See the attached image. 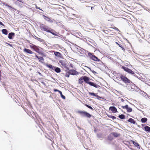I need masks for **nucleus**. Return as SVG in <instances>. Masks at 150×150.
<instances>
[{
	"mask_svg": "<svg viewBox=\"0 0 150 150\" xmlns=\"http://www.w3.org/2000/svg\"><path fill=\"white\" fill-rule=\"evenodd\" d=\"M90 80V78L86 76H82L79 79L78 82L79 84H82L83 81H84L87 84L96 88H98L100 87V86L97 84L92 82L89 81Z\"/></svg>",
	"mask_w": 150,
	"mask_h": 150,
	"instance_id": "1",
	"label": "nucleus"
},
{
	"mask_svg": "<svg viewBox=\"0 0 150 150\" xmlns=\"http://www.w3.org/2000/svg\"><path fill=\"white\" fill-rule=\"evenodd\" d=\"M137 4L136 2V0H129L127 1L125 4H124L122 6L128 10V8L132 7L134 8L136 7V5Z\"/></svg>",
	"mask_w": 150,
	"mask_h": 150,
	"instance_id": "2",
	"label": "nucleus"
},
{
	"mask_svg": "<svg viewBox=\"0 0 150 150\" xmlns=\"http://www.w3.org/2000/svg\"><path fill=\"white\" fill-rule=\"evenodd\" d=\"M40 28L42 30L46 31L48 33H50L52 34L53 35L57 36V35L53 32V30L49 28L48 27L44 24L40 25Z\"/></svg>",
	"mask_w": 150,
	"mask_h": 150,
	"instance_id": "3",
	"label": "nucleus"
},
{
	"mask_svg": "<svg viewBox=\"0 0 150 150\" xmlns=\"http://www.w3.org/2000/svg\"><path fill=\"white\" fill-rule=\"evenodd\" d=\"M78 113L82 117L90 118L92 116V115L89 113L85 111H78Z\"/></svg>",
	"mask_w": 150,
	"mask_h": 150,
	"instance_id": "4",
	"label": "nucleus"
},
{
	"mask_svg": "<svg viewBox=\"0 0 150 150\" xmlns=\"http://www.w3.org/2000/svg\"><path fill=\"white\" fill-rule=\"evenodd\" d=\"M88 55L90 59L95 61L99 62L100 60L95 55H93L91 53H89L88 54Z\"/></svg>",
	"mask_w": 150,
	"mask_h": 150,
	"instance_id": "5",
	"label": "nucleus"
},
{
	"mask_svg": "<svg viewBox=\"0 0 150 150\" xmlns=\"http://www.w3.org/2000/svg\"><path fill=\"white\" fill-rule=\"evenodd\" d=\"M31 48L33 49L36 52L40 54V50L39 47L35 45H33V46H30Z\"/></svg>",
	"mask_w": 150,
	"mask_h": 150,
	"instance_id": "6",
	"label": "nucleus"
},
{
	"mask_svg": "<svg viewBox=\"0 0 150 150\" xmlns=\"http://www.w3.org/2000/svg\"><path fill=\"white\" fill-rule=\"evenodd\" d=\"M122 81L126 84L130 83L131 81L126 77L122 76Z\"/></svg>",
	"mask_w": 150,
	"mask_h": 150,
	"instance_id": "7",
	"label": "nucleus"
},
{
	"mask_svg": "<svg viewBox=\"0 0 150 150\" xmlns=\"http://www.w3.org/2000/svg\"><path fill=\"white\" fill-rule=\"evenodd\" d=\"M68 73L70 74L73 75H77L79 74V73L78 72L74 69L70 70Z\"/></svg>",
	"mask_w": 150,
	"mask_h": 150,
	"instance_id": "8",
	"label": "nucleus"
},
{
	"mask_svg": "<svg viewBox=\"0 0 150 150\" xmlns=\"http://www.w3.org/2000/svg\"><path fill=\"white\" fill-rule=\"evenodd\" d=\"M122 108L125 109L128 112H131L132 111V109L131 108L129 107L127 105L124 106H122Z\"/></svg>",
	"mask_w": 150,
	"mask_h": 150,
	"instance_id": "9",
	"label": "nucleus"
},
{
	"mask_svg": "<svg viewBox=\"0 0 150 150\" xmlns=\"http://www.w3.org/2000/svg\"><path fill=\"white\" fill-rule=\"evenodd\" d=\"M43 17L44 18V19H45L46 21L50 23H52L53 22V21L49 17L46 16L44 15H43Z\"/></svg>",
	"mask_w": 150,
	"mask_h": 150,
	"instance_id": "10",
	"label": "nucleus"
},
{
	"mask_svg": "<svg viewBox=\"0 0 150 150\" xmlns=\"http://www.w3.org/2000/svg\"><path fill=\"white\" fill-rule=\"evenodd\" d=\"M88 94L90 95H91V96H95L97 98H102L100 97L99 96L97 95L96 94L93 93H91L90 92H88Z\"/></svg>",
	"mask_w": 150,
	"mask_h": 150,
	"instance_id": "11",
	"label": "nucleus"
},
{
	"mask_svg": "<svg viewBox=\"0 0 150 150\" xmlns=\"http://www.w3.org/2000/svg\"><path fill=\"white\" fill-rule=\"evenodd\" d=\"M120 135V134H118L117 133L112 132L110 134V137L111 136H113L114 137H117L119 136Z\"/></svg>",
	"mask_w": 150,
	"mask_h": 150,
	"instance_id": "12",
	"label": "nucleus"
},
{
	"mask_svg": "<svg viewBox=\"0 0 150 150\" xmlns=\"http://www.w3.org/2000/svg\"><path fill=\"white\" fill-rule=\"evenodd\" d=\"M109 110L113 113L116 112L117 111L116 108L114 106L111 107L109 108Z\"/></svg>",
	"mask_w": 150,
	"mask_h": 150,
	"instance_id": "13",
	"label": "nucleus"
},
{
	"mask_svg": "<svg viewBox=\"0 0 150 150\" xmlns=\"http://www.w3.org/2000/svg\"><path fill=\"white\" fill-rule=\"evenodd\" d=\"M23 51L25 52L30 54H32L33 53V52L30 50L26 48L24 49L23 50Z\"/></svg>",
	"mask_w": 150,
	"mask_h": 150,
	"instance_id": "14",
	"label": "nucleus"
},
{
	"mask_svg": "<svg viewBox=\"0 0 150 150\" xmlns=\"http://www.w3.org/2000/svg\"><path fill=\"white\" fill-rule=\"evenodd\" d=\"M59 62L60 64H61L63 67L64 68H66V64L64 61L60 60L59 61Z\"/></svg>",
	"mask_w": 150,
	"mask_h": 150,
	"instance_id": "15",
	"label": "nucleus"
},
{
	"mask_svg": "<svg viewBox=\"0 0 150 150\" xmlns=\"http://www.w3.org/2000/svg\"><path fill=\"white\" fill-rule=\"evenodd\" d=\"M15 34L14 33H9L8 35V38L10 39H12V37L15 35Z\"/></svg>",
	"mask_w": 150,
	"mask_h": 150,
	"instance_id": "16",
	"label": "nucleus"
},
{
	"mask_svg": "<svg viewBox=\"0 0 150 150\" xmlns=\"http://www.w3.org/2000/svg\"><path fill=\"white\" fill-rule=\"evenodd\" d=\"M35 57L39 59L40 62H42L44 60V59L42 57H38L37 55L35 56Z\"/></svg>",
	"mask_w": 150,
	"mask_h": 150,
	"instance_id": "17",
	"label": "nucleus"
},
{
	"mask_svg": "<svg viewBox=\"0 0 150 150\" xmlns=\"http://www.w3.org/2000/svg\"><path fill=\"white\" fill-rule=\"evenodd\" d=\"M55 56H57L60 57H62V56L61 54L59 52H54Z\"/></svg>",
	"mask_w": 150,
	"mask_h": 150,
	"instance_id": "18",
	"label": "nucleus"
},
{
	"mask_svg": "<svg viewBox=\"0 0 150 150\" xmlns=\"http://www.w3.org/2000/svg\"><path fill=\"white\" fill-rule=\"evenodd\" d=\"M46 66L48 68L50 69L51 70H54L55 67L52 66L51 64H47L46 65Z\"/></svg>",
	"mask_w": 150,
	"mask_h": 150,
	"instance_id": "19",
	"label": "nucleus"
},
{
	"mask_svg": "<svg viewBox=\"0 0 150 150\" xmlns=\"http://www.w3.org/2000/svg\"><path fill=\"white\" fill-rule=\"evenodd\" d=\"M128 122H129L133 124H135L136 123V121L134 120L133 119L130 118L129 119L127 120Z\"/></svg>",
	"mask_w": 150,
	"mask_h": 150,
	"instance_id": "20",
	"label": "nucleus"
},
{
	"mask_svg": "<svg viewBox=\"0 0 150 150\" xmlns=\"http://www.w3.org/2000/svg\"><path fill=\"white\" fill-rule=\"evenodd\" d=\"M54 69V70L57 73H59L61 71V69L59 67H55Z\"/></svg>",
	"mask_w": 150,
	"mask_h": 150,
	"instance_id": "21",
	"label": "nucleus"
},
{
	"mask_svg": "<svg viewBox=\"0 0 150 150\" xmlns=\"http://www.w3.org/2000/svg\"><path fill=\"white\" fill-rule=\"evenodd\" d=\"M144 128L145 131L149 132H150V127L146 126L144 127Z\"/></svg>",
	"mask_w": 150,
	"mask_h": 150,
	"instance_id": "22",
	"label": "nucleus"
},
{
	"mask_svg": "<svg viewBox=\"0 0 150 150\" xmlns=\"http://www.w3.org/2000/svg\"><path fill=\"white\" fill-rule=\"evenodd\" d=\"M2 33L3 34L7 35L8 34V31L6 29H3L2 30Z\"/></svg>",
	"mask_w": 150,
	"mask_h": 150,
	"instance_id": "23",
	"label": "nucleus"
},
{
	"mask_svg": "<svg viewBox=\"0 0 150 150\" xmlns=\"http://www.w3.org/2000/svg\"><path fill=\"white\" fill-rule=\"evenodd\" d=\"M147 119L146 117H144L142 118L141 120V122L142 123H145L147 122Z\"/></svg>",
	"mask_w": 150,
	"mask_h": 150,
	"instance_id": "24",
	"label": "nucleus"
},
{
	"mask_svg": "<svg viewBox=\"0 0 150 150\" xmlns=\"http://www.w3.org/2000/svg\"><path fill=\"white\" fill-rule=\"evenodd\" d=\"M131 141L132 142L133 144L136 147H138V146H139V144H138L137 143V142H135L134 141Z\"/></svg>",
	"mask_w": 150,
	"mask_h": 150,
	"instance_id": "25",
	"label": "nucleus"
},
{
	"mask_svg": "<svg viewBox=\"0 0 150 150\" xmlns=\"http://www.w3.org/2000/svg\"><path fill=\"white\" fill-rule=\"evenodd\" d=\"M128 70V71L127 72L128 73L133 75H134L135 74L134 72L133 71H132L131 69H129Z\"/></svg>",
	"mask_w": 150,
	"mask_h": 150,
	"instance_id": "26",
	"label": "nucleus"
},
{
	"mask_svg": "<svg viewBox=\"0 0 150 150\" xmlns=\"http://www.w3.org/2000/svg\"><path fill=\"white\" fill-rule=\"evenodd\" d=\"M59 93H60V95H61V97H62V98L64 99H65V97L62 94V92L60 91H59Z\"/></svg>",
	"mask_w": 150,
	"mask_h": 150,
	"instance_id": "27",
	"label": "nucleus"
},
{
	"mask_svg": "<svg viewBox=\"0 0 150 150\" xmlns=\"http://www.w3.org/2000/svg\"><path fill=\"white\" fill-rule=\"evenodd\" d=\"M122 69H123L125 71L127 72L128 71V69H129L126 67L122 66Z\"/></svg>",
	"mask_w": 150,
	"mask_h": 150,
	"instance_id": "28",
	"label": "nucleus"
},
{
	"mask_svg": "<svg viewBox=\"0 0 150 150\" xmlns=\"http://www.w3.org/2000/svg\"><path fill=\"white\" fill-rule=\"evenodd\" d=\"M84 105L87 107L88 108H89L91 109V110H93V108L91 106L87 105V104H84Z\"/></svg>",
	"mask_w": 150,
	"mask_h": 150,
	"instance_id": "29",
	"label": "nucleus"
},
{
	"mask_svg": "<svg viewBox=\"0 0 150 150\" xmlns=\"http://www.w3.org/2000/svg\"><path fill=\"white\" fill-rule=\"evenodd\" d=\"M108 139L109 140H111L113 139V136H111L110 137V134L109 136L108 137Z\"/></svg>",
	"mask_w": 150,
	"mask_h": 150,
	"instance_id": "30",
	"label": "nucleus"
},
{
	"mask_svg": "<svg viewBox=\"0 0 150 150\" xmlns=\"http://www.w3.org/2000/svg\"><path fill=\"white\" fill-rule=\"evenodd\" d=\"M37 40L40 42H42L43 41L42 39L39 38H37Z\"/></svg>",
	"mask_w": 150,
	"mask_h": 150,
	"instance_id": "31",
	"label": "nucleus"
},
{
	"mask_svg": "<svg viewBox=\"0 0 150 150\" xmlns=\"http://www.w3.org/2000/svg\"><path fill=\"white\" fill-rule=\"evenodd\" d=\"M69 73L66 74L65 75V76L66 77H69Z\"/></svg>",
	"mask_w": 150,
	"mask_h": 150,
	"instance_id": "32",
	"label": "nucleus"
},
{
	"mask_svg": "<svg viewBox=\"0 0 150 150\" xmlns=\"http://www.w3.org/2000/svg\"><path fill=\"white\" fill-rule=\"evenodd\" d=\"M110 118H112L113 120L115 119L116 118V117L114 116H111Z\"/></svg>",
	"mask_w": 150,
	"mask_h": 150,
	"instance_id": "33",
	"label": "nucleus"
},
{
	"mask_svg": "<svg viewBox=\"0 0 150 150\" xmlns=\"http://www.w3.org/2000/svg\"><path fill=\"white\" fill-rule=\"evenodd\" d=\"M91 71L94 74H96L97 73L94 70H92Z\"/></svg>",
	"mask_w": 150,
	"mask_h": 150,
	"instance_id": "34",
	"label": "nucleus"
},
{
	"mask_svg": "<svg viewBox=\"0 0 150 150\" xmlns=\"http://www.w3.org/2000/svg\"><path fill=\"white\" fill-rule=\"evenodd\" d=\"M123 63H126L127 65H128L129 62H128L124 61Z\"/></svg>",
	"mask_w": 150,
	"mask_h": 150,
	"instance_id": "35",
	"label": "nucleus"
},
{
	"mask_svg": "<svg viewBox=\"0 0 150 150\" xmlns=\"http://www.w3.org/2000/svg\"><path fill=\"white\" fill-rule=\"evenodd\" d=\"M5 6H7L9 8H12V7H11V6H9V5H8V4H6L5 5Z\"/></svg>",
	"mask_w": 150,
	"mask_h": 150,
	"instance_id": "36",
	"label": "nucleus"
},
{
	"mask_svg": "<svg viewBox=\"0 0 150 150\" xmlns=\"http://www.w3.org/2000/svg\"><path fill=\"white\" fill-rule=\"evenodd\" d=\"M54 92H57V91H58L59 92V91H60L57 89H54Z\"/></svg>",
	"mask_w": 150,
	"mask_h": 150,
	"instance_id": "37",
	"label": "nucleus"
},
{
	"mask_svg": "<svg viewBox=\"0 0 150 150\" xmlns=\"http://www.w3.org/2000/svg\"><path fill=\"white\" fill-rule=\"evenodd\" d=\"M35 8L37 9H39L40 10H42L41 9H40V7H38L37 5L35 6Z\"/></svg>",
	"mask_w": 150,
	"mask_h": 150,
	"instance_id": "38",
	"label": "nucleus"
},
{
	"mask_svg": "<svg viewBox=\"0 0 150 150\" xmlns=\"http://www.w3.org/2000/svg\"><path fill=\"white\" fill-rule=\"evenodd\" d=\"M119 117L121 119H122V115H120L119 116Z\"/></svg>",
	"mask_w": 150,
	"mask_h": 150,
	"instance_id": "39",
	"label": "nucleus"
},
{
	"mask_svg": "<svg viewBox=\"0 0 150 150\" xmlns=\"http://www.w3.org/2000/svg\"><path fill=\"white\" fill-rule=\"evenodd\" d=\"M0 25H1L4 26V25L3 24V23L0 21Z\"/></svg>",
	"mask_w": 150,
	"mask_h": 150,
	"instance_id": "40",
	"label": "nucleus"
},
{
	"mask_svg": "<svg viewBox=\"0 0 150 150\" xmlns=\"http://www.w3.org/2000/svg\"><path fill=\"white\" fill-rule=\"evenodd\" d=\"M125 115H122V119H125Z\"/></svg>",
	"mask_w": 150,
	"mask_h": 150,
	"instance_id": "41",
	"label": "nucleus"
},
{
	"mask_svg": "<svg viewBox=\"0 0 150 150\" xmlns=\"http://www.w3.org/2000/svg\"><path fill=\"white\" fill-rule=\"evenodd\" d=\"M34 38L37 40V38H38V37H36V36H35L34 37Z\"/></svg>",
	"mask_w": 150,
	"mask_h": 150,
	"instance_id": "42",
	"label": "nucleus"
},
{
	"mask_svg": "<svg viewBox=\"0 0 150 150\" xmlns=\"http://www.w3.org/2000/svg\"><path fill=\"white\" fill-rule=\"evenodd\" d=\"M8 44L9 45H10V46H12V45H11V44H9V43H8Z\"/></svg>",
	"mask_w": 150,
	"mask_h": 150,
	"instance_id": "43",
	"label": "nucleus"
},
{
	"mask_svg": "<svg viewBox=\"0 0 150 150\" xmlns=\"http://www.w3.org/2000/svg\"><path fill=\"white\" fill-rule=\"evenodd\" d=\"M116 43L118 45H119V46L120 47H122V46H120L119 44H118L117 42H116Z\"/></svg>",
	"mask_w": 150,
	"mask_h": 150,
	"instance_id": "44",
	"label": "nucleus"
},
{
	"mask_svg": "<svg viewBox=\"0 0 150 150\" xmlns=\"http://www.w3.org/2000/svg\"><path fill=\"white\" fill-rule=\"evenodd\" d=\"M108 117H110V116H112L111 115H108Z\"/></svg>",
	"mask_w": 150,
	"mask_h": 150,
	"instance_id": "45",
	"label": "nucleus"
},
{
	"mask_svg": "<svg viewBox=\"0 0 150 150\" xmlns=\"http://www.w3.org/2000/svg\"><path fill=\"white\" fill-rule=\"evenodd\" d=\"M93 7H91V9L92 10H93Z\"/></svg>",
	"mask_w": 150,
	"mask_h": 150,
	"instance_id": "46",
	"label": "nucleus"
},
{
	"mask_svg": "<svg viewBox=\"0 0 150 150\" xmlns=\"http://www.w3.org/2000/svg\"><path fill=\"white\" fill-rule=\"evenodd\" d=\"M120 78H121V79H122V76H120Z\"/></svg>",
	"mask_w": 150,
	"mask_h": 150,
	"instance_id": "47",
	"label": "nucleus"
},
{
	"mask_svg": "<svg viewBox=\"0 0 150 150\" xmlns=\"http://www.w3.org/2000/svg\"><path fill=\"white\" fill-rule=\"evenodd\" d=\"M139 41L140 42H142V40H139Z\"/></svg>",
	"mask_w": 150,
	"mask_h": 150,
	"instance_id": "48",
	"label": "nucleus"
},
{
	"mask_svg": "<svg viewBox=\"0 0 150 150\" xmlns=\"http://www.w3.org/2000/svg\"><path fill=\"white\" fill-rule=\"evenodd\" d=\"M39 74H41V73L40 72H39Z\"/></svg>",
	"mask_w": 150,
	"mask_h": 150,
	"instance_id": "49",
	"label": "nucleus"
},
{
	"mask_svg": "<svg viewBox=\"0 0 150 150\" xmlns=\"http://www.w3.org/2000/svg\"><path fill=\"white\" fill-rule=\"evenodd\" d=\"M122 50H124V49L123 47L122 48Z\"/></svg>",
	"mask_w": 150,
	"mask_h": 150,
	"instance_id": "50",
	"label": "nucleus"
},
{
	"mask_svg": "<svg viewBox=\"0 0 150 150\" xmlns=\"http://www.w3.org/2000/svg\"><path fill=\"white\" fill-rule=\"evenodd\" d=\"M4 132H5L6 133H7L6 132L4 131Z\"/></svg>",
	"mask_w": 150,
	"mask_h": 150,
	"instance_id": "51",
	"label": "nucleus"
},
{
	"mask_svg": "<svg viewBox=\"0 0 150 150\" xmlns=\"http://www.w3.org/2000/svg\"><path fill=\"white\" fill-rule=\"evenodd\" d=\"M149 59H150V58H149Z\"/></svg>",
	"mask_w": 150,
	"mask_h": 150,
	"instance_id": "52",
	"label": "nucleus"
}]
</instances>
